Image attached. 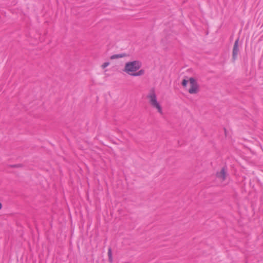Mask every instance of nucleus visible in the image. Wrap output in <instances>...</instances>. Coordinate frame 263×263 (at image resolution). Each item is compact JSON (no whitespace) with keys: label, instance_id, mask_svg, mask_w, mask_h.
I'll use <instances>...</instances> for the list:
<instances>
[{"label":"nucleus","instance_id":"9b49d317","mask_svg":"<svg viewBox=\"0 0 263 263\" xmlns=\"http://www.w3.org/2000/svg\"><path fill=\"white\" fill-rule=\"evenodd\" d=\"M12 167H20L21 166V164H18V165H14L12 166Z\"/></svg>","mask_w":263,"mask_h":263},{"label":"nucleus","instance_id":"423d86ee","mask_svg":"<svg viewBox=\"0 0 263 263\" xmlns=\"http://www.w3.org/2000/svg\"><path fill=\"white\" fill-rule=\"evenodd\" d=\"M127 55L125 53H121V54H114V55H111L110 57V59L111 60H114V59H118V58H123V57H126Z\"/></svg>","mask_w":263,"mask_h":263},{"label":"nucleus","instance_id":"f257e3e1","mask_svg":"<svg viewBox=\"0 0 263 263\" xmlns=\"http://www.w3.org/2000/svg\"><path fill=\"white\" fill-rule=\"evenodd\" d=\"M141 66V62L138 60L128 62L125 63L123 71L132 76V74L135 73L136 71H138Z\"/></svg>","mask_w":263,"mask_h":263},{"label":"nucleus","instance_id":"7ed1b4c3","mask_svg":"<svg viewBox=\"0 0 263 263\" xmlns=\"http://www.w3.org/2000/svg\"><path fill=\"white\" fill-rule=\"evenodd\" d=\"M191 87L189 89V92L190 94H196L198 92V84L195 79L191 77L189 79Z\"/></svg>","mask_w":263,"mask_h":263},{"label":"nucleus","instance_id":"20e7f679","mask_svg":"<svg viewBox=\"0 0 263 263\" xmlns=\"http://www.w3.org/2000/svg\"><path fill=\"white\" fill-rule=\"evenodd\" d=\"M238 42L239 39L238 38L234 43L233 48V52H232V60L233 62H235V60L237 58V56L239 54V51L238 49Z\"/></svg>","mask_w":263,"mask_h":263},{"label":"nucleus","instance_id":"0eeeda50","mask_svg":"<svg viewBox=\"0 0 263 263\" xmlns=\"http://www.w3.org/2000/svg\"><path fill=\"white\" fill-rule=\"evenodd\" d=\"M145 70L144 69H140L138 70V71H136L135 73L132 74V76L134 77H138L142 76L144 74Z\"/></svg>","mask_w":263,"mask_h":263},{"label":"nucleus","instance_id":"1a4fd4ad","mask_svg":"<svg viewBox=\"0 0 263 263\" xmlns=\"http://www.w3.org/2000/svg\"><path fill=\"white\" fill-rule=\"evenodd\" d=\"M189 81V80L188 81V80H187L186 79H183L182 80V83H181L183 87H186Z\"/></svg>","mask_w":263,"mask_h":263},{"label":"nucleus","instance_id":"f8f14e48","mask_svg":"<svg viewBox=\"0 0 263 263\" xmlns=\"http://www.w3.org/2000/svg\"><path fill=\"white\" fill-rule=\"evenodd\" d=\"M2 203L0 202V210L2 209Z\"/></svg>","mask_w":263,"mask_h":263},{"label":"nucleus","instance_id":"39448f33","mask_svg":"<svg viewBox=\"0 0 263 263\" xmlns=\"http://www.w3.org/2000/svg\"><path fill=\"white\" fill-rule=\"evenodd\" d=\"M216 176L218 178L222 179V180H224L226 179V176L225 168L222 167L219 172L217 173Z\"/></svg>","mask_w":263,"mask_h":263},{"label":"nucleus","instance_id":"6e6552de","mask_svg":"<svg viewBox=\"0 0 263 263\" xmlns=\"http://www.w3.org/2000/svg\"><path fill=\"white\" fill-rule=\"evenodd\" d=\"M108 259H109V261L111 262L112 261V253H111V249L110 248H109L108 249Z\"/></svg>","mask_w":263,"mask_h":263},{"label":"nucleus","instance_id":"f03ea898","mask_svg":"<svg viewBox=\"0 0 263 263\" xmlns=\"http://www.w3.org/2000/svg\"><path fill=\"white\" fill-rule=\"evenodd\" d=\"M147 98L149 99L151 105L155 108H156L158 111L162 114V108L160 104L157 102V96L155 94V90L154 89L151 90L149 93L147 95Z\"/></svg>","mask_w":263,"mask_h":263},{"label":"nucleus","instance_id":"9d476101","mask_svg":"<svg viewBox=\"0 0 263 263\" xmlns=\"http://www.w3.org/2000/svg\"><path fill=\"white\" fill-rule=\"evenodd\" d=\"M109 65V62H105V63H104L102 65L101 67H102V68H103V69H104V68H105V67H106L107 66H108Z\"/></svg>","mask_w":263,"mask_h":263}]
</instances>
